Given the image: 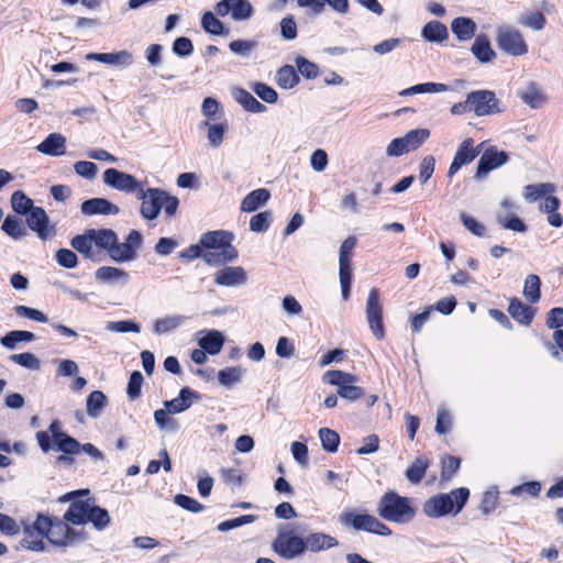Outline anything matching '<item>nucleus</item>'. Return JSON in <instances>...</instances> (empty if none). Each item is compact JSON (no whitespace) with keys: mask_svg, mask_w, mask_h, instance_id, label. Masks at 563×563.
Instances as JSON below:
<instances>
[{"mask_svg":"<svg viewBox=\"0 0 563 563\" xmlns=\"http://www.w3.org/2000/svg\"><path fill=\"white\" fill-rule=\"evenodd\" d=\"M233 235L227 231H210L202 234L200 242L205 249L203 261L208 265H221L233 262L238 251L232 245Z\"/></svg>","mask_w":563,"mask_h":563,"instance_id":"1","label":"nucleus"},{"mask_svg":"<svg viewBox=\"0 0 563 563\" xmlns=\"http://www.w3.org/2000/svg\"><path fill=\"white\" fill-rule=\"evenodd\" d=\"M376 510L383 519L401 525L411 521L416 516V507L411 499L395 492L385 493L380 497Z\"/></svg>","mask_w":563,"mask_h":563,"instance_id":"2","label":"nucleus"},{"mask_svg":"<svg viewBox=\"0 0 563 563\" xmlns=\"http://www.w3.org/2000/svg\"><path fill=\"white\" fill-rule=\"evenodd\" d=\"M470 496L467 488L461 487L449 494H439L423 504V512L430 518H440L454 511L459 514L465 506Z\"/></svg>","mask_w":563,"mask_h":563,"instance_id":"3","label":"nucleus"},{"mask_svg":"<svg viewBox=\"0 0 563 563\" xmlns=\"http://www.w3.org/2000/svg\"><path fill=\"white\" fill-rule=\"evenodd\" d=\"M295 523L280 529L273 541L274 551L286 560L295 559L305 552L303 539L297 534Z\"/></svg>","mask_w":563,"mask_h":563,"instance_id":"4","label":"nucleus"},{"mask_svg":"<svg viewBox=\"0 0 563 563\" xmlns=\"http://www.w3.org/2000/svg\"><path fill=\"white\" fill-rule=\"evenodd\" d=\"M323 382L333 386H338V395L343 399L355 401L360 399L364 391L355 386L357 377L339 369L328 371L322 377Z\"/></svg>","mask_w":563,"mask_h":563,"instance_id":"5","label":"nucleus"},{"mask_svg":"<svg viewBox=\"0 0 563 563\" xmlns=\"http://www.w3.org/2000/svg\"><path fill=\"white\" fill-rule=\"evenodd\" d=\"M341 522L352 526L356 530H364L378 536L389 537L391 534L389 527L368 514L344 512L341 515Z\"/></svg>","mask_w":563,"mask_h":563,"instance_id":"6","label":"nucleus"},{"mask_svg":"<svg viewBox=\"0 0 563 563\" xmlns=\"http://www.w3.org/2000/svg\"><path fill=\"white\" fill-rule=\"evenodd\" d=\"M430 132L427 129H416L409 131L405 136L394 139L386 148V154L390 157H397L405 153L415 151L429 137Z\"/></svg>","mask_w":563,"mask_h":563,"instance_id":"7","label":"nucleus"},{"mask_svg":"<svg viewBox=\"0 0 563 563\" xmlns=\"http://www.w3.org/2000/svg\"><path fill=\"white\" fill-rule=\"evenodd\" d=\"M142 244V235L139 231L132 230L125 241L118 240L109 249V257L117 263L132 262L137 257V251Z\"/></svg>","mask_w":563,"mask_h":563,"instance_id":"8","label":"nucleus"},{"mask_svg":"<svg viewBox=\"0 0 563 563\" xmlns=\"http://www.w3.org/2000/svg\"><path fill=\"white\" fill-rule=\"evenodd\" d=\"M103 183L118 191L125 194H134L135 196L143 188V185L128 173L115 168H108L103 173Z\"/></svg>","mask_w":563,"mask_h":563,"instance_id":"9","label":"nucleus"},{"mask_svg":"<svg viewBox=\"0 0 563 563\" xmlns=\"http://www.w3.org/2000/svg\"><path fill=\"white\" fill-rule=\"evenodd\" d=\"M496 40L500 49L509 55L522 56L528 53V44L526 43L521 32L516 29H500Z\"/></svg>","mask_w":563,"mask_h":563,"instance_id":"10","label":"nucleus"},{"mask_svg":"<svg viewBox=\"0 0 563 563\" xmlns=\"http://www.w3.org/2000/svg\"><path fill=\"white\" fill-rule=\"evenodd\" d=\"M87 490H78L71 493L68 499L75 497L70 503L68 510L65 512L64 518L67 522L73 525H81L87 522L89 509L92 504V498L87 497L82 499V495H87Z\"/></svg>","mask_w":563,"mask_h":563,"instance_id":"11","label":"nucleus"},{"mask_svg":"<svg viewBox=\"0 0 563 563\" xmlns=\"http://www.w3.org/2000/svg\"><path fill=\"white\" fill-rule=\"evenodd\" d=\"M366 318L373 334L377 340H382L385 336L383 310L379 303L378 290L375 288L371 289L368 294L366 302Z\"/></svg>","mask_w":563,"mask_h":563,"instance_id":"12","label":"nucleus"},{"mask_svg":"<svg viewBox=\"0 0 563 563\" xmlns=\"http://www.w3.org/2000/svg\"><path fill=\"white\" fill-rule=\"evenodd\" d=\"M471 110L476 115H489L499 112L498 103L495 93L490 90H477L467 95Z\"/></svg>","mask_w":563,"mask_h":563,"instance_id":"13","label":"nucleus"},{"mask_svg":"<svg viewBox=\"0 0 563 563\" xmlns=\"http://www.w3.org/2000/svg\"><path fill=\"white\" fill-rule=\"evenodd\" d=\"M214 10L220 16L230 13L234 21L247 20L253 14V7L249 0H220Z\"/></svg>","mask_w":563,"mask_h":563,"instance_id":"14","label":"nucleus"},{"mask_svg":"<svg viewBox=\"0 0 563 563\" xmlns=\"http://www.w3.org/2000/svg\"><path fill=\"white\" fill-rule=\"evenodd\" d=\"M161 195L162 190L157 188L144 189L137 192L136 198L142 200L141 214L147 220H154L161 212Z\"/></svg>","mask_w":563,"mask_h":563,"instance_id":"15","label":"nucleus"},{"mask_svg":"<svg viewBox=\"0 0 563 563\" xmlns=\"http://www.w3.org/2000/svg\"><path fill=\"white\" fill-rule=\"evenodd\" d=\"M26 223L42 240H46L53 234L54 227L49 225L48 216L41 207L31 209L27 213Z\"/></svg>","mask_w":563,"mask_h":563,"instance_id":"16","label":"nucleus"},{"mask_svg":"<svg viewBox=\"0 0 563 563\" xmlns=\"http://www.w3.org/2000/svg\"><path fill=\"white\" fill-rule=\"evenodd\" d=\"M214 283L223 287H239L246 283V273L241 266H225L213 275Z\"/></svg>","mask_w":563,"mask_h":563,"instance_id":"17","label":"nucleus"},{"mask_svg":"<svg viewBox=\"0 0 563 563\" xmlns=\"http://www.w3.org/2000/svg\"><path fill=\"white\" fill-rule=\"evenodd\" d=\"M507 162V154L504 151H497L495 147L487 148L477 163L476 177L482 178L490 170L504 165Z\"/></svg>","mask_w":563,"mask_h":563,"instance_id":"18","label":"nucleus"},{"mask_svg":"<svg viewBox=\"0 0 563 563\" xmlns=\"http://www.w3.org/2000/svg\"><path fill=\"white\" fill-rule=\"evenodd\" d=\"M472 139H465L459 146L449 168V177H452L459 169L473 162L479 154V150L473 146Z\"/></svg>","mask_w":563,"mask_h":563,"instance_id":"19","label":"nucleus"},{"mask_svg":"<svg viewBox=\"0 0 563 563\" xmlns=\"http://www.w3.org/2000/svg\"><path fill=\"white\" fill-rule=\"evenodd\" d=\"M507 311L515 321L526 327L532 323L536 316V309L518 298H511L509 300Z\"/></svg>","mask_w":563,"mask_h":563,"instance_id":"20","label":"nucleus"},{"mask_svg":"<svg viewBox=\"0 0 563 563\" xmlns=\"http://www.w3.org/2000/svg\"><path fill=\"white\" fill-rule=\"evenodd\" d=\"M81 212L86 216L93 214H118L120 209L117 205L104 198H92L81 203Z\"/></svg>","mask_w":563,"mask_h":563,"instance_id":"21","label":"nucleus"},{"mask_svg":"<svg viewBox=\"0 0 563 563\" xmlns=\"http://www.w3.org/2000/svg\"><path fill=\"white\" fill-rule=\"evenodd\" d=\"M87 231L93 246L97 247L98 256L102 251L109 253V249L117 241V234L111 229H89Z\"/></svg>","mask_w":563,"mask_h":563,"instance_id":"22","label":"nucleus"},{"mask_svg":"<svg viewBox=\"0 0 563 563\" xmlns=\"http://www.w3.org/2000/svg\"><path fill=\"white\" fill-rule=\"evenodd\" d=\"M66 137L59 133H51L36 146L40 153L51 156H59L65 153Z\"/></svg>","mask_w":563,"mask_h":563,"instance_id":"23","label":"nucleus"},{"mask_svg":"<svg viewBox=\"0 0 563 563\" xmlns=\"http://www.w3.org/2000/svg\"><path fill=\"white\" fill-rule=\"evenodd\" d=\"M303 543L305 551L309 550L311 552H319L338 545L335 538L322 532H314L307 536Z\"/></svg>","mask_w":563,"mask_h":563,"instance_id":"24","label":"nucleus"},{"mask_svg":"<svg viewBox=\"0 0 563 563\" xmlns=\"http://www.w3.org/2000/svg\"><path fill=\"white\" fill-rule=\"evenodd\" d=\"M271 198V191L265 188H260L251 191L244 197L241 202V211L253 212L260 207L264 206Z\"/></svg>","mask_w":563,"mask_h":563,"instance_id":"25","label":"nucleus"},{"mask_svg":"<svg viewBox=\"0 0 563 563\" xmlns=\"http://www.w3.org/2000/svg\"><path fill=\"white\" fill-rule=\"evenodd\" d=\"M201 334L203 335L198 339L199 346L211 355L220 353L224 344V336L222 333L217 330H210L201 332Z\"/></svg>","mask_w":563,"mask_h":563,"instance_id":"26","label":"nucleus"},{"mask_svg":"<svg viewBox=\"0 0 563 563\" xmlns=\"http://www.w3.org/2000/svg\"><path fill=\"white\" fill-rule=\"evenodd\" d=\"M232 95L234 100L249 112L262 113L266 110L263 103L257 101L251 92L243 88H233Z\"/></svg>","mask_w":563,"mask_h":563,"instance_id":"27","label":"nucleus"},{"mask_svg":"<svg viewBox=\"0 0 563 563\" xmlns=\"http://www.w3.org/2000/svg\"><path fill=\"white\" fill-rule=\"evenodd\" d=\"M86 58L109 65H129L132 60V55L128 51H120L117 53H90Z\"/></svg>","mask_w":563,"mask_h":563,"instance_id":"28","label":"nucleus"},{"mask_svg":"<svg viewBox=\"0 0 563 563\" xmlns=\"http://www.w3.org/2000/svg\"><path fill=\"white\" fill-rule=\"evenodd\" d=\"M71 529L67 523L62 521H53L47 534V540L58 547H65L70 541Z\"/></svg>","mask_w":563,"mask_h":563,"instance_id":"29","label":"nucleus"},{"mask_svg":"<svg viewBox=\"0 0 563 563\" xmlns=\"http://www.w3.org/2000/svg\"><path fill=\"white\" fill-rule=\"evenodd\" d=\"M194 396V391H191L189 388H183L180 389L178 397L172 400H166L164 406L168 413H180L191 406Z\"/></svg>","mask_w":563,"mask_h":563,"instance_id":"30","label":"nucleus"},{"mask_svg":"<svg viewBox=\"0 0 563 563\" xmlns=\"http://www.w3.org/2000/svg\"><path fill=\"white\" fill-rule=\"evenodd\" d=\"M96 278L101 283H121L125 284L129 279L128 272L113 267L102 266L96 271Z\"/></svg>","mask_w":563,"mask_h":563,"instance_id":"31","label":"nucleus"},{"mask_svg":"<svg viewBox=\"0 0 563 563\" xmlns=\"http://www.w3.org/2000/svg\"><path fill=\"white\" fill-rule=\"evenodd\" d=\"M70 244L86 258L96 260L98 257L97 247L93 246L87 230L82 234L74 236Z\"/></svg>","mask_w":563,"mask_h":563,"instance_id":"32","label":"nucleus"},{"mask_svg":"<svg viewBox=\"0 0 563 563\" xmlns=\"http://www.w3.org/2000/svg\"><path fill=\"white\" fill-rule=\"evenodd\" d=\"M184 321L185 317L181 314H167L155 320L153 331L157 335L165 334L178 329Z\"/></svg>","mask_w":563,"mask_h":563,"instance_id":"33","label":"nucleus"},{"mask_svg":"<svg viewBox=\"0 0 563 563\" xmlns=\"http://www.w3.org/2000/svg\"><path fill=\"white\" fill-rule=\"evenodd\" d=\"M451 29L460 41H467L474 36L476 24L472 19L456 18L452 21Z\"/></svg>","mask_w":563,"mask_h":563,"instance_id":"34","label":"nucleus"},{"mask_svg":"<svg viewBox=\"0 0 563 563\" xmlns=\"http://www.w3.org/2000/svg\"><path fill=\"white\" fill-rule=\"evenodd\" d=\"M107 406V397L100 390L91 391L87 397L86 411L91 418H97L101 415Z\"/></svg>","mask_w":563,"mask_h":563,"instance_id":"35","label":"nucleus"},{"mask_svg":"<svg viewBox=\"0 0 563 563\" xmlns=\"http://www.w3.org/2000/svg\"><path fill=\"white\" fill-rule=\"evenodd\" d=\"M421 35L429 42H443L446 40L449 33L444 24L438 21H431L423 26Z\"/></svg>","mask_w":563,"mask_h":563,"instance_id":"36","label":"nucleus"},{"mask_svg":"<svg viewBox=\"0 0 563 563\" xmlns=\"http://www.w3.org/2000/svg\"><path fill=\"white\" fill-rule=\"evenodd\" d=\"M472 53L482 63H488L495 58L496 54L490 47L489 41L485 36H477L472 46Z\"/></svg>","mask_w":563,"mask_h":563,"instance_id":"37","label":"nucleus"},{"mask_svg":"<svg viewBox=\"0 0 563 563\" xmlns=\"http://www.w3.org/2000/svg\"><path fill=\"white\" fill-rule=\"evenodd\" d=\"M520 99L532 108H540L544 102L538 86L533 81H529L527 86L519 92Z\"/></svg>","mask_w":563,"mask_h":563,"instance_id":"38","label":"nucleus"},{"mask_svg":"<svg viewBox=\"0 0 563 563\" xmlns=\"http://www.w3.org/2000/svg\"><path fill=\"white\" fill-rule=\"evenodd\" d=\"M541 280L536 274H529L523 284L522 294L529 302H537L541 296Z\"/></svg>","mask_w":563,"mask_h":563,"instance_id":"39","label":"nucleus"},{"mask_svg":"<svg viewBox=\"0 0 563 563\" xmlns=\"http://www.w3.org/2000/svg\"><path fill=\"white\" fill-rule=\"evenodd\" d=\"M2 231L12 239H21L26 234V229L21 219L12 216H8L2 225Z\"/></svg>","mask_w":563,"mask_h":563,"instance_id":"40","label":"nucleus"},{"mask_svg":"<svg viewBox=\"0 0 563 563\" xmlns=\"http://www.w3.org/2000/svg\"><path fill=\"white\" fill-rule=\"evenodd\" d=\"M299 81V77L292 66L286 65L278 69L276 82L284 89H290Z\"/></svg>","mask_w":563,"mask_h":563,"instance_id":"41","label":"nucleus"},{"mask_svg":"<svg viewBox=\"0 0 563 563\" xmlns=\"http://www.w3.org/2000/svg\"><path fill=\"white\" fill-rule=\"evenodd\" d=\"M554 186L550 183L527 185L523 188V197L528 202H534L547 194L553 192Z\"/></svg>","mask_w":563,"mask_h":563,"instance_id":"42","label":"nucleus"},{"mask_svg":"<svg viewBox=\"0 0 563 563\" xmlns=\"http://www.w3.org/2000/svg\"><path fill=\"white\" fill-rule=\"evenodd\" d=\"M35 338L34 333L23 330H14L7 333L0 339V343L7 349L13 350L19 342L33 341Z\"/></svg>","mask_w":563,"mask_h":563,"instance_id":"43","label":"nucleus"},{"mask_svg":"<svg viewBox=\"0 0 563 563\" xmlns=\"http://www.w3.org/2000/svg\"><path fill=\"white\" fill-rule=\"evenodd\" d=\"M24 537L21 540V545L27 550L43 552L45 544L41 536L34 529L26 527L23 531Z\"/></svg>","mask_w":563,"mask_h":563,"instance_id":"44","label":"nucleus"},{"mask_svg":"<svg viewBox=\"0 0 563 563\" xmlns=\"http://www.w3.org/2000/svg\"><path fill=\"white\" fill-rule=\"evenodd\" d=\"M519 23L533 31H541L544 29L547 20L539 11H529L519 18Z\"/></svg>","mask_w":563,"mask_h":563,"instance_id":"45","label":"nucleus"},{"mask_svg":"<svg viewBox=\"0 0 563 563\" xmlns=\"http://www.w3.org/2000/svg\"><path fill=\"white\" fill-rule=\"evenodd\" d=\"M109 521L110 517L108 511L103 508L96 506L95 500H92L87 522H91L96 529L101 530L108 526Z\"/></svg>","mask_w":563,"mask_h":563,"instance_id":"46","label":"nucleus"},{"mask_svg":"<svg viewBox=\"0 0 563 563\" xmlns=\"http://www.w3.org/2000/svg\"><path fill=\"white\" fill-rule=\"evenodd\" d=\"M12 209L20 214H27L35 206L23 191L16 190L11 196Z\"/></svg>","mask_w":563,"mask_h":563,"instance_id":"47","label":"nucleus"},{"mask_svg":"<svg viewBox=\"0 0 563 563\" xmlns=\"http://www.w3.org/2000/svg\"><path fill=\"white\" fill-rule=\"evenodd\" d=\"M319 438L324 451L330 453L338 451L340 444V437L338 432L329 428H321L319 430Z\"/></svg>","mask_w":563,"mask_h":563,"instance_id":"48","label":"nucleus"},{"mask_svg":"<svg viewBox=\"0 0 563 563\" xmlns=\"http://www.w3.org/2000/svg\"><path fill=\"white\" fill-rule=\"evenodd\" d=\"M428 468V461L424 459H417L406 471L407 479L412 484H418L426 475Z\"/></svg>","mask_w":563,"mask_h":563,"instance_id":"49","label":"nucleus"},{"mask_svg":"<svg viewBox=\"0 0 563 563\" xmlns=\"http://www.w3.org/2000/svg\"><path fill=\"white\" fill-rule=\"evenodd\" d=\"M497 222L505 229L515 232L523 233L527 231V227L521 219L499 212L496 217Z\"/></svg>","mask_w":563,"mask_h":563,"instance_id":"50","label":"nucleus"},{"mask_svg":"<svg viewBox=\"0 0 563 563\" xmlns=\"http://www.w3.org/2000/svg\"><path fill=\"white\" fill-rule=\"evenodd\" d=\"M243 374H244V369L240 366L228 367V368L221 369L218 373V378H219V382L221 385L229 387V386L240 382Z\"/></svg>","mask_w":563,"mask_h":563,"instance_id":"51","label":"nucleus"},{"mask_svg":"<svg viewBox=\"0 0 563 563\" xmlns=\"http://www.w3.org/2000/svg\"><path fill=\"white\" fill-rule=\"evenodd\" d=\"M339 277L344 300L350 298V286L352 280L351 263H339Z\"/></svg>","mask_w":563,"mask_h":563,"instance_id":"52","label":"nucleus"},{"mask_svg":"<svg viewBox=\"0 0 563 563\" xmlns=\"http://www.w3.org/2000/svg\"><path fill=\"white\" fill-rule=\"evenodd\" d=\"M10 360L13 363L19 364L20 366L25 367L27 369L36 371V369H40V367H41L40 358L35 354L30 353V352L12 354L10 356Z\"/></svg>","mask_w":563,"mask_h":563,"instance_id":"53","label":"nucleus"},{"mask_svg":"<svg viewBox=\"0 0 563 563\" xmlns=\"http://www.w3.org/2000/svg\"><path fill=\"white\" fill-rule=\"evenodd\" d=\"M201 126L208 128V141L211 147H219L223 142L225 128L223 124H210L209 122H203Z\"/></svg>","mask_w":563,"mask_h":563,"instance_id":"54","label":"nucleus"},{"mask_svg":"<svg viewBox=\"0 0 563 563\" xmlns=\"http://www.w3.org/2000/svg\"><path fill=\"white\" fill-rule=\"evenodd\" d=\"M58 437L59 439L54 442V445L58 451L66 454H75L80 451V444L76 439L71 438L67 433Z\"/></svg>","mask_w":563,"mask_h":563,"instance_id":"55","label":"nucleus"},{"mask_svg":"<svg viewBox=\"0 0 563 563\" xmlns=\"http://www.w3.org/2000/svg\"><path fill=\"white\" fill-rule=\"evenodd\" d=\"M202 29L214 35H220L223 32V24L218 20L212 12H205L201 19Z\"/></svg>","mask_w":563,"mask_h":563,"instance_id":"56","label":"nucleus"},{"mask_svg":"<svg viewBox=\"0 0 563 563\" xmlns=\"http://www.w3.org/2000/svg\"><path fill=\"white\" fill-rule=\"evenodd\" d=\"M107 330L117 333L134 332L140 333L141 327L132 320L112 321L107 324Z\"/></svg>","mask_w":563,"mask_h":563,"instance_id":"57","label":"nucleus"},{"mask_svg":"<svg viewBox=\"0 0 563 563\" xmlns=\"http://www.w3.org/2000/svg\"><path fill=\"white\" fill-rule=\"evenodd\" d=\"M174 503L190 512H201L205 507L198 500L187 495L178 494L174 498Z\"/></svg>","mask_w":563,"mask_h":563,"instance_id":"58","label":"nucleus"},{"mask_svg":"<svg viewBox=\"0 0 563 563\" xmlns=\"http://www.w3.org/2000/svg\"><path fill=\"white\" fill-rule=\"evenodd\" d=\"M253 91L265 102L275 103L278 95L274 88L263 82H256L252 86Z\"/></svg>","mask_w":563,"mask_h":563,"instance_id":"59","label":"nucleus"},{"mask_svg":"<svg viewBox=\"0 0 563 563\" xmlns=\"http://www.w3.org/2000/svg\"><path fill=\"white\" fill-rule=\"evenodd\" d=\"M271 217V211H264L253 216L250 220V230L252 232L266 231L269 225Z\"/></svg>","mask_w":563,"mask_h":563,"instance_id":"60","label":"nucleus"},{"mask_svg":"<svg viewBox=\"0 0 563 563\" xmlns=\"http://www.w3.org/2000/svg\"><path fill=\"white\" fill-rule=\"evenodd\" d=\"M55 257L57 263L65 268H74L78 264L76 253L68 249L58 250Z\"/></svg>","mask_w":563,"mask_h":563,"instance_id":"61","label":"nucleus"},{"mask_svg":"<svg viewBox=\"0 0 563 563\" xmlns=\"http://www.w3.org/2000/svg\"><path fill=\"white\" fill-rule=\"evenodd\" d=\"M291 454L296 462L302 467L307 466L309 461L308 446L302 442H292L290 445Z\"/></svg>","mask_w":563,"mask_h":563,"instance_id":"62","label":"nucleus"},{"mask_svg":"<svg viewBox=\"0 0 563 563\" xmlns=\"http://www.w3.org/2000/svg\"><path fill=\"white\" fill-rule=\"evenodd\" d=\"M75 173L84 178L92 179L96 177L98 167L92 162L79 161L74 165Z\"/></svg>","mask_w":563,"mask_h":563,"instance_id":"63","label":"nucleus"},{"mask_svg":"<svg viewBox=\"0 0 563 563\" xmlns=\"http://www.w3.org/2000/svg\"><path fill=\"white\" fill-rule=\"evenodd\" d=\"M545 324L549 329L559 330L563 327V308H552L547 313Z\"/></svg>","mask_w":563,"mask_h":563,"instance_id":"64","label":"nucleus"}]
</instances>
